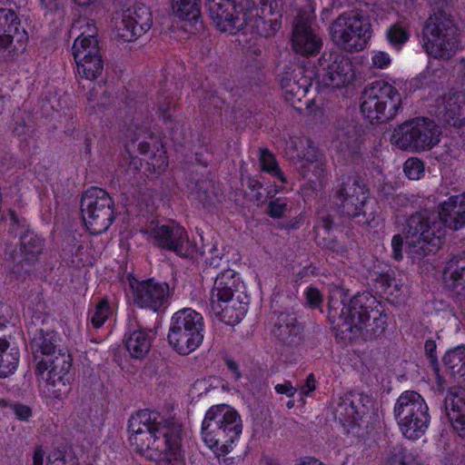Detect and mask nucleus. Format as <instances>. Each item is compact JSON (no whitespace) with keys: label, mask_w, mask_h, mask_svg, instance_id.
<instances>
[{"label":"nucleus","mask_w":465,"mask_h":465,"mask_svg":"<svg viewBox=\"0 0 465 465\" xmlns=\"http://www.w3.org/2000/svg\"><path fill=\"white\" fill-rule=\"evenodd\" d=\"M72 375H47V389L55 399L64 398L71 391Z\"/></svg>","instance_id":"nucleus-40"},{"label":"nucleus","mask_w":465,"mask_h":465,"mask_svg":"<svg viewBox=\"0 0 465 465\" xmlns=\"http://www.w3.org/2000/svg\"><path fill=\"white\" fill-rule=\"evenodd\" d=\"M60 336L54 331H45L40 329L36 331L31 342L30 348L33 351L35 360L40 361L44 357H49L61 350L59 342Z\"/></svg>","instance_id":"nucleus-29"},{"label":"nucleus","mask_w":465,"mask_h":465,"mask_svg":"<svg viewBox=\"0 0 465 465\" xmlns=\"http://www.w3.org/2000/svg\"><path fill=\"white\" fill-rule=\"evenodd\" d=\"M361 113L371 124L387 123L395 118L401 109V95L391 84L375 81L361 94Z\"/></svg>","instance_id":"nucleus-8"},{"label":"nucleus","mask_w":465,"mask_h":465,"mask_svg":"<svg viewBox=\"0 0 465 465\" xmlns=\"http://www.w3.org/2000/svg\"><path fill=\"white\" fill-rule=\"evenodd\" d=\"M424 48L427 54L440 60L451 59L460 45L459 28L445 10L434 12L423 28Z\"/></svg>","instance_id":"nucleus-6"},{"label":"nucleus","mask_w":465,"mask_h":465,"mask_svg":"<svg viewBox=\"0 0 465 465\" xmlns=\"http://www.w3.org/2000/svg\"><path fill=\"white\" fill-rule=\"evenodd\" d=\"M442 361L450 376L459 378V382L465 387V345L449 350Z\"/></svg>","instance_id":"nucleus-33"},{"label":"nucleus","mask_w":465,"mask_h":465,"mask_svg":"<svg viewBox=\"0 0 465 465\" xmlns=\"http://www.w3.org/2000/svg\"><path fill=\"white\" fill-rule=\"evenodd\" d=\"M409 203V198L406 194L395 193L390 203V207L393 210H398L401 207L406 206Z\"/></svg>","instance_id":"nucleus-64"},{"label":"nucleus","mask_w":465,"mask_h":465,"mask_svg":"<svg viewBox=\"0 0 465 465\" xmlns=\"http://www.w3.org/2000/svg\"><path fill=\"white\" fill-rule=\"evenodd\" d=\"M19 358L20 352L17 347H0V378H6L15 371Z\"/></svg>","instance_id":"nucleus-39"},{"label":"nucleus","mask_w":465,"mask_h":465,"mask_svg":"<svg viewBox=\"0 0 465 465\" xmlns=\"http://www.w3.org/2000/svg\"><path fill=\"white\" fill-rule=\"evenodd\" d=\"M154 243L162 250L173 252L183 258L193 259L198 247L190 242L186 231L179 225L163 224L152 231Z\"/></svg>","instance_id":"nucleus-16"},{"label":"nucleus","mask_w":465,"mask_h":465,"mask_svg":"<svg viewBox=\"0 0 465 465\" xmlns=\"http://www.w3.org/2000/svg\"><path fill=\"white\" fill-rule=\"evenodd\" d=\"M224 104L216 91H205L201 100V109L206 115L219 114Z\"/></svg>","instance_id":"nucleus-42"},{"label":"nucleus","mask_w":465,"mask_h":465,"mask_svg":"<svg viewBox=\"0 0 465 465\" xmlns=\"http://www.w3.org/2000/svg\"><path fill=\"white\" fill-rule=\"evenodd\" d=\"M440 134V129L433 120L416 117L394 128L391 142L401 150L420 153L438 144Z\"/></svg>","instance_id":"nucleus-10"},{"label":"nucleus","mask_w":465,"mask_h":465,"mask_svg":"<svg viewBox=\"0 0 465 465\" xmlns=\"http://www.w3.org/2000/svg\"><path fill=\"white\" fill-rule=\"evenodd\" d=\"M174 433V439L171 440L166 450L157 455L159 458H155V465H186L185 454L182 449V434L177 439Z\"/></svg>","instance_id":"nucleus-35"},{"label":"nucleus","mask_w":465,"mask_h":465,"mask_svg":"<svg viewBox=\"0 0 465 465\" xmlns=\"http://www.w3.org/2000/svg\"><path fill=\"white\" fill-rule=\"evenodd\" d=\"M45 247V239L33 231L26 230L20 234L19 252L13 251L8 255L12 263L10 271L17 280L24 281L34 271Z\"/></svg>","instance_id":"nucleus-14"},{"label":"nucleus","mask_w":465,"mask_h":465,"mask_svg":"<svg viewBox=\"0 0 465 465\" xmlns=\"http://www.w3.org/2000/svg\"><path fill=\"white\" fill-rule=\"evenodd\" d=\"M17 419L27 420L32 416V410L29 406L22 403H14L10 405Z\"/></svg>","instance_id":"nucleus-60"},{"label":"nucleus","mask_w":465,"mask_h":465,"mask_svg":"<svg viewBox=\"0 0 465 465\" xmlns=\"http://www.w3.org/2000/svg\"><path fill=\"white\" fill-rule=\"evenodd\" d=\"M319 159H324L322 154L312 146H309L307 150L303 153V156L300 161V164H305L306 163L315 162Z\"/></svg>","instance_id":"nucleus-62"},{"label":"nucleus","mask_w":465,"mask_h":465,"mask_svg":"<svg viewBox=\"0 0 465 465\" xmlns=\"http://www.w3.org/2000/svg\"><path fill=\"white\" fill-rule=\"evenodd\" d=\"M75 64L78 75L90 81L95 80L104 70L102 55L85 58L84 61L75 60Z\"/></svg>","instance_id":"nucleus-36"},{"label":"nucleus","mask_w":465,"mask_h":465,"mask_svg":"<svg viewBox=\"0 0 465 465\" xmlns=\"http://www.w3.org/2000/svg\"><path fill=\"white\" fill-rule=\"evenodd\" d=\"M316 77V85L322 83L325 86L341 89L349 86L355 79L351 60L338 50H325L311 70Z\"/></svg>","instance_id":"nucleus-13"},{"label":"nucleus","mask_w":465,"mask_h":465,"mask_svg":"<svg viewBox=\"0 0 465 465\" xmlns=\"http://www.w3.org/2000/svg\"><path fill=\"white\" fill-rule=\"evenodd\" d=\"M259 163L261 171L279 179L282 183H287V179L278 164L276 156L269 149H259Z\"/></svg>","instance_id":"nucleus-38"},{"label":"nucleus","mask_w":465,"mask_h":465,"mask_svg":"<svg viewBox=\"0 0 465 465\" xmlns=\"http://www.w3.org/2000/svg\"><path fill=\"white\" fill-rule=\"evenodd\" d=\"M241 282L232 270H224L219 273L211 291L210 305L218 302H231L235 292L239 290Z\"/></svg>","instance_id":"nucleus-27"},{"label":"nucleus","mask_w":465,"mask_h":465,"mask_svg":"<svg viewBox=\"0 0 465 465\" xmlns=\"http://www.w3.org/2000/svg\"><path fill=\"white\" fill-rule=\"evenodd\" d=\"M404 235L395 234L391 240V248H392V258L396 261H401L403 257L402 247H403V240Z\"/></svg>","instance_id":"nucleus-58"},{"label":"nucleus","mask_w":465,"mask_h":465,"mask_svg":"<svg viewBox=\"0 0 465 465\" xmlns=\"http://www.w3.org/2000/svg\"><path fill=\"white\" fill-rule=\"evenodd\" d=\"M241 432L240 415L226 404L210 408L202 424L203 439L214 450L221 465H235L236 459L225 455L232 450V444Z\"/></svg>","instance_id":"nucleus-3"},{"label":"nucleus","mask_w":465,"mask_h":465,"mask_svg":"<svg viewBox=\"0 0 465 465\" xmlns=\"http://www.w3.org/2000/svg\"><path fill=\"white\" fill-rule=\"evenodd\" d=\"M306 303L312 308H317L322 303V294L315 287H308L305 291Z\"/></svg>","instance_id":"nucleus-56"},{"label":"nucleus","mask_w":465,"mask_h":465,"mask_svg":"<svg viewBox=\"0 0 465 465\" xmlns=\"http://www.w3.org/2000/svg\"><path fill=\"white\" fill-rule=\"evenodd\" d=\"M286 210V201L282 198H277L269 203L267 208V214L272 218L278 219L284 215Z\"/></svg>","instance_id":"nucleus-55"},{"label":"nucleus","mask_w":465,"mask_h":465,"mask_svg":"<svg viewBox=\"0 0 465 465\" xmlns=\"http://www.w3.org/2000/svg\"><path fill=\"white\" fill-rule=\"evenodd\" d=\"M371 34L370 18L359 10L342 13L330 25L331 40L348 53L363 50Z\"/></svg>","instance_id":"nucleus-7"},{"label":"nucleus","mask_w":465,"mask_h":465,"mask_svg":"<svg viewBox=\"0 0 465 465\" xmlns=\"http://www.w3.org/2000/svg\"><path fill=\"white\" fill-rule=\"evenodd\" d=\"M129 442L134 450L148 460L166 450L171 440L182 434V425L166 420L157 411H138L128 420Z\"/></svg>","instance_id":"nucleus-2"},{"label":"nucleus","mask_w":465,"mask_h":465,"mask_svg":"<svg viewBox=\"0 0 465 465\" xmlns=\"http://www.w3.org/2000/svg\"><path fill=\"white\" fill-rule=\"evenodd\" d=\"M27 41L28 33L15 12L0 8V51L18 54L25 50Z\"/></svg>","instance_id":"nucleus-18"},{"label":"nucleus","mask_w":465,"mask_h":465,"mask_svg":"<svg viewBox=\"0 0 465 465\" xmlns=\"http://www.w3.org/2000/svg\"><path fill=\"white\" fill-rule=\"evenodd\" d=\"M202 0H171L173 15L188 22L191 25L196 26L201 18V4Z\"/></svg>","instance_id":"nucleus-34"},{"label":"nucleus","mask_w":465,"mask_h":465,"mask_svg":"<svg viewBox=\"0 0 465 465\" xmlns=\"http://www.w3.org/2000/svg\"><path fill=\"white\" fill-rule=\"evenodd\" d=\"M78 29L80 35L77 37L81 38H96L95 35L97 33V28L94 24L89 20H82L78 21L76 24L73 25V30Z\"/></svg>","instance_id":"nucleus-54"},{"label":"nucleus","mask_w":465,"mask_h":465,"mask_svg":"<svg viewBox=\"0 0 465 465\" xmlns=\"http://www.w3.org/2000/svg\"><path fill=\"white\" fill-rule=\"evenodd\" d=\"M210 19L222 33L236 35L246 25L242 0H205Z\"/></svg>","instance_id":"nucleus-15"},{"label":"nucleus","mask_w":465,"mask_h":465,"mask_svg":"<svg viewBox=\"0 0 465 465\" xmlns=\"http://www.w3.org/2000/svg\"><path fill=\"white\" fill-rule=\"evenodd\" d=\"M72 51L74 61H84L85 58L102 55L97 38L76 37Z\"/></svg>","instance_id":"nucleus-37"},{"label":"nucleus","mask_w":465,"mask_h":465,"mask_svg":"<svg viewBox=\"0 0 465 465\" xmlns=\"http://www.w3.org/2000/svg\"><path fill=\"white\" fill-rule=\"evenodd\" d=\"M443 286L458 304H465V254L451 256L442 272Z\"/></svg>","instance_id":"nucleus-22"},{"label":"nucleus","mask_w":465,"mask_h":465,"mask_svg":"<svg viewBox=\"0 0 465 465\" xmlns=\"http://www.w3.org/2000/svg\"><path fill=\"white\" fill-rule=\"evenodd\" d=\"M438 223L445 230L446 227L458 231L465 227V195H452L439 205L435 212Z\"/></svg>","instance_id":"nucleus-25"},{"label":"nucleus","mask_w":465,"mask_h":465,"mask_svg":"<svg viewBox=\"0 0 465 465\" xmlns=\"http://www.w3.org/2000/svg\"><path fill=\"white\" fill-rule=\"evenodd\" d=\"M436 216L435 212L423 210L414 213L406 220L402 233L409 252L414 259L420 260L440 249L446 232Z\"/></svg>","instance_id":"nucleus-5"},{"label":"nucleus","mask_w":465,"mask_h":465,"mask_svg":"<svg viewBox=\"0 0 465 465\" xmlns=\"http://www.w3.org/2000/svg\"><path fill=\"white\" fill-rule=\"evenodd\" d=\"M80 209L83 221L92 234L106 232L115 219L114 203L102 188L86 190L82 195Z\"/></svg>","instance_id":"nucleus-12"},{"label":"nucleus","mask_w":465,"mask_h":465,"mask_svg":"<svg viewBox=\"0 0 465 465\" xmlns=\"http://www.w3.org/2000/svg\"><path fill=\"white\" fill-rule=\"evenodd\" d=\"M376 282V288L379 287L381 289V292H383L386 294L393 295V291H391L392 283L394 282V277H392L389 272L385 273H378L374 272L371 274Z\"/></svg>","instance_id":"nucleus-52"},{"label":"nucleus","mask_w":465,"mask_h":465,"mask_svg":"<svg viewBox=\"0 0 465 465\" xmlns=\"http://www.w3.org/2000/svg\"><path fill=\"white\" fill-rule=\"evenodd\" d=\"M441 409L460 437H465V399L451 391L443 400Z\"/></svg>","instance_id":"nucleus-28"},{"label":"nucleus","mask_w":465,"mask_h":465,"mask_svg":"<svg viewBox=\"0 0 465 465\" xmlns=\"http://www.w3.org/2000/svg\"><path fill=\"white\" fill-rule=\"evenodd\" d=\"M434 114L453 127L465 124V94L450 90L436 100Z\"/></svg>","instance_id":"nucleus-23"},{"label":"nucleus","mask_w":465,"mask_h":465,"mask_svg":"<svg viewBox=\"0 0 465 465\" xmlns=\"http://www.w3.org/2000/svg\"><path fill=\"white\" fill-rule=\"evenodd\" d=\"M359 136L357 127L352 123H347L344 126L338 129V139L341 143H344L348 148H352L356 145Z\"/></svg>","instance_id":"nucleus-47"},{"label":"nucleus","mask_w":465,"mask_h":465,"mask_svg":"<svg viewBox=\"0 0 465 465\" xmlns=\"http://www.w3.org/2000/svg\"><path fill=\"white\" fill-rule=\"evenodd\" d=\"M373 64L378 68H384L391 64V58L385 52H378L372 57Z\"/></svg>","instance_id":"nucleus-63"},{"label":"nucleus","mask_w":465,"mask_h":465,"mask_svg":"<svg viewBox=\"0 0 465 465\" xmlns=\"http://www.w3.org/2000/svg\"><path fill=\"white\" fill-rule=\"evenodd\" d=\"M387 38L390 44L400 49L409 39V33L399 24L392 25L387 31Z\"/></svg>","instance_id":"nucleus-49"},{"label":"nucleus","mask_w":465,"mask_h":465,"mask_svg":"<svg viewBox=\"0 0 465 465\" xmlns=\"http://www.w3.org/2000/svg\"><path fill=\"white\" fill-rule=\"evenodd\" d=\"M334 295L329 301L328 320L336 339L374 341L385 333L388 314L384 305L371 292H358L347 303Z\"/></svg>","instance_id":"nucleus-1"},{"label":"nucleus","mask_w":465,"mask_h":465,"mask_svg":"<svg viewBox=\"0 0 465 465\" xmlns=\"http://www.w3.org/2000/svg\"><path fill=\"white\" fill-rule=\"evenodd\" d=\"M72 357L63 349L49 357H44L36 364V371L43 374L48 371L47 375H70Z\"/></svg>","instance_id":"nucleus-32"},{"label":"nucleus","mask_w":465,"mask_h":465,"mask_svg":"<svg viewBox=\"0 0 465 465\" xmlns=\"http://www.w3.org/2000/svg\"><path fill=\"white\" fill-rule=\"evenodd\" d=\"M319 244L322 245V248L328 249L336 253H343L346 252L345 246L339 242L335 238H323L322 242H319Z\"/></svg>","instance_id":"nucleus-61"},{"label":"nucleus","mask_w":465,"mask_h":465,"mask_svg":"<svg viewBox=\"0 0 465 465\" xmlns=\"http://www.w3.org/2000/svg\"><path fill=\"white\" fill-rule=\"evenodd\" d=\"M198 252L203 256L207 255L205 262L213 268L220 265V262L224 254L223 248H219L216 242L203 245L201 249L198 248Z\"/></svg>","instance_id":"nucleus-46"},{"label":"nucleus","mask_w":465,"mask_h":465,"mask_svg":"<svg viewBox=\"0 0 465 465\" xmlns=\"http://www.w3.org/2000/svg\"><path fill=\"white\" fill-rule=\"evenodd\" d=\"M112 311L106 299L101 300L95 306L94 312L91 316V322L96 329L102 327L105 321L111 315Z\"/></svg>","instance_id":"nucleus-48"},{"label":"nucleus","mask_w":465,"mask_h":465,"mask_svg":"<svg viewBox=\"0 0 465 465\" xmlns=\"http://www.w3.org/2000/svg\"><path fill=\"white\" fill-rule=\"evenodd\" d=\"M31 124L30 115L22 113L14 114L9 128L15 136L25 139L33 134Z\"/></svg>","instance_id":"nucleus-41"},{"label":"nucleus","mask_w":465,"mask_h":465,"mask_svg":"<svg viewBox=\"0 0 465 465\" xmlns=\"http://www.w3.org/2000/svg\"><path fill=\"white\" fill-rule=\"evenodd\" d=\"M388 462L390 465H420L412 453L401 446L393 448Z\"/></svg>","instance_id":"nucleus-44"},{"label":"nucleus","mask_w":465,"mask_h":465,"mask_svg":"<svg viewBox=\"0 0 465 465\" xmlns=\"http://www.w3.org/2000/svg\"><path fill=\"white\" fill-rule=\"evenodd\" d=\"M272 333L282 345L296 348L303 341L304 326L293 312L274 313Z\"/></svg>","instance_id":"nucleus-21"},{"label":"nucleus","mask_w":465,"mask_h":465,"mask_svg":"<svg viewBox=\"0 0 465 465\" xmlns=\"http://www.w3.org/2000/svg\"><path fill=\"white\" fill-rule=\"evenodd\" d=\"M325 167L326 163L324 159L300 164L302 176L310 182L317 180L321 183L322 179L324 177Z\"/></svg>","instance_id":"nucleus-43"},{"label":"nucleus","mask_w":465,"mask_h":465,"mask_svg":"<svg viewBox=\"0 0 465 465\" xmlns=\"http://www.w3.org/2000/svg\"><path fill=\"white\" fill-rule=\"evenodd\" d=\"M9 216L11 222L9 232L12 234L20 237L21 233L25 232L26 230H29L25 219L19 216L15 212L10 211Z\"/></svg>","instance_id":"nucleus-53"},{"label":"nucleus","mask_w":465,"mask_h":465,"mask_svg":"<svg viewBox=\"0 0 465 465\" xmlns=\"http://www.w3.org/2000/svg\"><path fill=\"white\" fill-rule=\"evenodd\" d=\"M394 414L401 431L409 440H418L427 431L430 416L429 408L420 394L407 391L400 395Z\"/></svg>","instance_id":"nucleus-11"},{"label":"nucleus","mask_w":465,"mask_h":465,"mask_svg":"<svg viewBox=\"0 0 465 465\" xmlns=\"http://www.w3.org/2000/svg\"><path fill=\"white\" fill-rule=\"evenodd\" d=\"M373 408L371 396L363 392L350 391L339 399L334 408V418L343 426L359 425L360 420Z\"/></svg>","instance_id":"nucleus-17"},{"label":"nucleus","mask_w":465,"mask_h":465,"mask_svg":"<svg viewBox=\"0 0 465 465\" xmlns=\"http://www.w3.org/2000/svg\"><path fill=\"white\" fill-rule=\"evenodd\" d=\"M230 302H218L210 305L211 312L221 322L228 325L239 323L248 311V302L242 301Z\"/></svg>","instance_id":"nucleus-31"},{"label":"nucleus","mask_w":465,"mask_h":465,"mask_svg":"<svg viewBox=\"0 0 465 465\" xmlns=\"http://www.w3.org/2000/svg\"><path fill=\"white\" fill-rule=\"evenodd\" d=\"M445 76L443 70L441 69H431L427 67L425 71L420 73L415 79L416 86L425 87L437 84L441 82V79Z\"/></svg>","instance_id":"nucleus-45"},{"label":"nucleus","mask_w":465,"mask_h":465,"mask_svg":"<svg viewBox=\"0 0 465 465\" xmlns=\"http://www.w3.org/2000/svg\"><path fill=\"white\" fill-rule=\"evenodd\" d=\"M437 344L436 341L432 339H429L425 341L424 350L425 355L429 360V362L431 366L433 372L435 373L439 382L441 381V377L440 376V363L438 361V356L436 353Z\"/></svg>","instance_id":"nucleus-50"},{"label":"nucleus","mask_w":465,"mask_h":465,"mask_svg":"<svg viewBox=\"0 0 465 465\" xmlns=\"http://www.w3.org/2000/svg\"><path fill=\"white\" fill-rule=\"evenodd\" d=\"M332 193V203L341 216L359 225H371L376 216L374 203L367 184L359 174H342Z\"/></svg>","instance_id":"nucleus-4"},{"label":"nucleus","mask_w":465,"mask_h":465,"mask_svg":"<svg viewBox=\"0 0 465 465\" xmlns=\"http://www.w3.org/2000/svg\"><path fill=\"white\" fill-rule=\"evenodd\" d=\"M169 300L170 287L166 282L150 279L138 282L134 289V303L141 308L160 312L167 308Z\"/></svg>","instance_id":"nucleus-20"},{"label":"nucleus","mask_w":465,"mask_h":465,"mask_svg":"<svg viewBox=\"0 0 465 465\" xmlns=\"http://www.w3.org/2000/svg\"><path fill=\"white\" fill-rule=\"evenodd\" d=\"M334 225V221L332 216L322 211L319 213L318 222L315 226L316 230H323L324 232H329Z\"/></svg>","instance_id":"nucleus-57"},{"label":"nucleus","mask_w":465,"mask_h":465,"mask_svg":"<svg viewBox=\"0 0 465 465\" xmlns=\"http://www.w3.org/2000/svg\"><path fill=\"white\" fill-rule=\"evenodd\" d=\"M203 331V315L191 308H183L172 316L167 341L178 354L188 355L202 344Z\"/></svg>","instance_id":"nucleus-9"},{"label":"nucleus","mask_w":465,"mask_h":465,"mask_svg":"<svg viewBox=\"0 0 465 465\" xmlns=\"http://www.w3.org/2000/svg\"><path fill=\"white\" fill-rule=\"evenodd\" d=\"M252 29L254 33H256L258 35L262 37L271 36V33L268 27V22L261 16H258L254 19Z\"/></svg>","instance_id":"nucleus-59"},{"label":"nucleus","mask_w":465,"mask_h":465,"mask_svg":"<svg viewBox=\"0 0 465 465\" xmlns=\"http://www.w3.org/2000/svg\"><path fill=\"white\" fill-rule=\"evenodd\" d=\"M404 173L411 180H419L424 173L423 163L418 158H410L404 163Z\"/></svg>","instance_id":"nucleus-51"},{"label":"nucleus","mask_w":465,"mask_h":465,"mask_svg":"<svg viewBox=\"0 0 465 465\" xmlns=\"http://www.w3.org/2000/svg\"><path fill=\"white\" fill-rule=\"evenodd\" d=\"M316 83V77L311 74V70L299 68L292 77L285 76L281 80V86L287 102L294 105L295 101L301 102L308 93L309 88Z\"/></svg>","instance_id":"nucleus-26"},{"label":"nucleus","mask_w":465,"mask_h":465,"mask_svg":"<svg viewBox=\"0 0 465 465\" xmlns=\"http://www.w3.org/2000/svg\"><path fill=\"white\" fill-rule=\"evenodd\" d=\"M152 25L150 8L142 3L134 4L123 13L122 21L116 27V36L124 42H132L144 35Z\"/></svg>","instance_id":"nucleus-19"},{"label":"nucleus","mask_w":465,"mask_h":465,"mask_svg":"<svg viewBox=\"0 0 465 465\" xmlns=\"http://www.w3.org/2000/svg\"><path fill=\"white\" fill-rule=\"evenodd\" d=\"M124 342L132 358L142 360L150 351L152 336L146 329L129 330V332L124 335Z\"/></svg>","instance_id":"nucleus-30"},{"label":"nucleus","mask_w":465,"mask_h":465,"mask_svg":"<svg viewBox=\"0 0 465 465\" xmlns=\"http://www.w3.org/2000/svg\"><path fill=\"white\" fill-rule=\"evenodd\" d=\"M322 47V39L303 19L296 22L292 37V48L303 56H313Z\"/></svg>","instance_id":"nucleus-24"}]
</instances>
